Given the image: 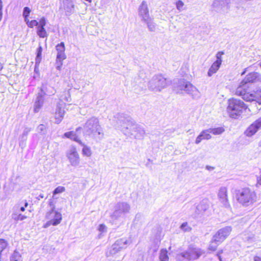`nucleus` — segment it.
<instances>
[{
    "instance_id": "obj_1",
    "label": "nucleus",
    "mask_w": 261,
    "mask_h": 261,
    "mask_svg": "<svg viewBox=\"0 0 261 261\" xmlns=\"http://www.w3.org/2000/svg\"><path fill=\"white\" fill-rule=\"evenodd\" d=\"M249 84H261V74L257 72H250L241 81L236 89V94L241 96L246 101H255L261 104V89L250 93L247 91Z\"/></svg>"
},
{
    "instance_id": "obj_2",
    "label": "nucleus",
    "mask_w": 261,
    "mask_h": 261,
    "mask_svg": "<svg viewBox=\"0 0 261 261\" xmlns=\"http://www.w3.org/2000/svg\"><path fill=\"white\" fill-rule=\"evenodd\" d=\"M236 198L242 206H252L257 200L255 192L249 188H244L236 191Z\"/></svg>"
},
{
    "instance_id": "obj_3",
    "label": "nucleus",
    "mask_w": 261,
    "mask_h": 261,
    "mask_svg": "<svg viewBox=\"0 0 261 261\" xmlns=\"http://www.w3.org/2000/svg\"><path fill=\"white\" fill-rule=\"evenodd\" d=\"M174 90L177 94L186 93L193 98L199 97L200 92L198 89L190 82L184 79L178 81L174 86Z\"/></svg>"
},
{
    "instance_id": "obj_4",
    "label": "nucleus",
    "mask_w": 261,
    "mask_h": 261,
    "mask_svg": "<svg viewBox=\"0 0 261 261\" xmlns=\"http://www.w3.org/2000/svg\"><path fill=\"white\" fill-rule=\"evenodd\" d=\"M227 103V112L232 118H238L247 108L243 101L234 98L228 99Z\"/></svg>"
},
{
    "instance_id": "obj_5",
    "label": "nucleus",
    "mask_w": 261,
    "mask_h": 261,
    "mask_svg": "<svg viewBox=\"0 0 261 261\" xmlns=\"http://www.w3.org/2000/svg\"><path fill=\"white\" fill-rule=\"evenodd\" d=\"M83 129L84 133L88 136L92 135L94 137L101 136L102 137L103 135L99 120L95 117H92L87 120L83 125Z\"/></svg>"
},
{
    "instance_id": "obj_6",
    "label": "nucleus",
    "mask_w": 261,
    "mask_h": 261,
    "mask_svg": "<svg viewBox=\"0 0 261 261\" xmlns=\"http://www.w3.org/2000/svg\"><path fill=\"white\" fill-rule=\"evenodd\" d=\"M168 85V82L162 75L153 76L148 83V88L155 92H160Z\"/></svg>"
},
{
    "instance_id": "obj_7",
    "label": "nucleus",
    "mask_w": 261,
    "mask_h": 261,
    "mask_svg": "<svg viewBox=\"0 0 261 261\" xmlns=\"http://www.w3.org/2000/svg\"><path fill=\"white\" fill-rule=\"evenodd\" d=\"M130 206L126 202H119L117 203L114 207V211L111 215V218L114 222L120 217L129 213Z\"/></svg>"
},
{
    "instance_id": "obj_8",
    "label": "nucleus",
    "mask_w": 261,
    "mask_h": 261,
    "mask_svg": "<svg viewBox=\"0 0 261 261\" xmlns=\"http://www.w3.org/2000/svg\"><path fill=\"white\" fill-rule=\"evenodd\" d=\"M122 130L125 134H130L137 139H140L145 135V132L143 128L137 124L129 123L127 126H122Z\"/></svg>"
},
{
    "instance_id": "obj_9",
    "label": "nucleus",
    "mask_w": 261,
    "mask_h": 261,
    "mask_svg": "<svg viewBox=\"0 0 261 261\" xmlns=\"http://www.w3.org/2000/svg\"><path fill=\"white\" fill-rule=\"evenodd\" d=\"M66 156L71 167L76 168L80 166L81 158L80 154L74 146H71L66 152Z\"/></svg>"
},
{
    "instance_id": "obj_10",
    "label": "nucleus",
    "mask_w": 261,
    "mask_h": 261,
    "mask_svg": "<svg viewBox=\"0 0 261 261\" xmlns=\"http://www.w3.org/2000/svg\"><path fill=\"white\" fill-rule=\"evenodd\" d=\"M49 205L51 207L50 210L46 213V218L53 221V226H56L61 223L62 219V215L60 212L55 211V206L52 204V202L49 203Z\"/></svg>"
},
{
    "instance_id": "obj_11",
    "label": "nucleus",
    "mask_w": 261,
    "mask_h": 261,
    "mask_svg": "<svg viewBox=\"0 0 261 261\" xmlns=\"http://www.w3.org/2000/svg\"><path fill=\"white\" fill-rule=\"evenodd\" d=\"M218 197L223 207L226 208H230L226 187H222L219 189L218 193Z\"/></svg>"
},
{
    "instance_id": "obj_12",
    "label": "nucleus",
    "mask_w": 261,
    "mask_h": 261,
    "mask_svg": "<svg viewBox=\"0 0 261 261\" xmlns=\"http://www.w3.org/2000/svg\"><path fill=\"white\" fill-rule=\"evenodd\" d=\"M260 129H261V117L253 122L246 130L245 134L248 137H252Z\"/></svg>"
},
{
    "instance_id": "obj_13",
    "label": "nucleus",
    "mask_w": 261,
    "mask_h": 261,
    "mask_svg": "<svg viewBox=\"0 0 261 261\" xmlns=\"http://www.w3.org/2000/svg\"><path fill=\"white\" fill-rule=\"evenodd\" d=\"M231 228L230 226H226L219 230L214 236L216 241L222 242L230 234Z\"/></svg>"
},
{
    "instance_id": "obj_14",
    "label": "nucleus",
    "mask_w": 261,
    "mask_h": 261,
    "mask_svg": "<svg viewBox=\"0 0 261 261\" xmlns=\"http://www.w3.org/2000/svg\"><path fill=\"white\" fill-rule=\"evenodd\" d=\"M139 15L143 21H148L150 18L147 4L145 1L142 2L139 8Z\"/></svg>"
},
{
    "instance_id": "obj_15",
    "label": "nucleus",
    "mask_w": 261,
    "mask_h": 261,
    "mask_svg": "<svg viewBox=\"0 0 261 261\" xmlns=\"http://www.w3.org/2000/svg\"><path fill=\"white\" fill-rule=\"evenodd\" d=\"M64 114V104L58 103L55 114V123L57 124L60 123L62 120Z\"/></svg>"
},
{
    "instance_id": "obj_16",
    "label": "nucleus",
    "mask_w": 261,
    "mask_h": 261,
    "mask_svg": "<svg viewBox=\"0 0 261 261\" xmlns=\"http://www.w3.org/2000/svg\"><path fill=\"white\" fill-rule=\"evenodd\" d=\"M230 0H215L213 3V7L217 11L227 9Z\"/></svg>"
},
{
    "instance_id": "obj_17",
    "label": "nucleus",
    "mask_w": 261,
    "mask_h": 261,
    "mask_svg": "<svg viewBox=\"0 0 261 261\" xmlns=\"http://www.w3.org/2000/svg\"><path fill=\"white\" fill-rule=\"evenodd\" d=\"M57 51V61H63L66 59V56L65 53V45L63 42L57 44L56 46Z\"/></svg>"
},
{
    "instance_id": "obj_18",
    "label": "nucleus",
    "mask_w": 261,
    "mask_h": 261,
    "mask_svg": "<svg viewBox=\"0 0 261 261\" xmlns=\"http://www.w3.org/2000/svg\"><path fill=\"white\" fill-rule=\"evenodd\" d=\"M44 103V96L42 93H39L37 96L34 105V111L38 113L42 107Z\"/></svg>"
},
{
    "instance_id": "obj_19",
    "label": "nucleus",
    "mask_w": 261,
    "mask_h": 261,
    "mask_svg": "<svg viewBox=\"0 0 261 261\" xmlns=\"http://www.w3.org/2000/svg\"><path fill=\"white\" fill-rule=\"evenodd\" d=\"M210 129L202 130L201 133L198 136L195 140V143L196 144H199L202 140H209L211 139L212 136L211 135Z\"/></svg>"
},
{
    "instance_id": "obj_20",
    "label": "nucleus",
    "mask_w": 261,
    "mask_h": 261,
    "mask_svg": "<svg viewBox=\"0 0 261 261\" xmlns=\"http://www.w3.org/2000/svg\"><path fill=\"white\" fill-rule=\"evenodd\" d=\"M210 203L207 199H203L196 206V213L197 214L202 213L209 207Z\"/></svg>"
},
{
    "instance_id": "obj_21",
    "label": "nucleus",
    "mask_w": 261,
    "mask_h": 261,
    "mask_svg": "<svg viewBox=\"0 0 261 261\" xmlns=\"http://www.w3.org/2000/svg\"><path fill=\"white\" fill-rule=\"evenodd\" d=\"M189 255L192 260L198 259L203 253V251L198 248H189Z\"/></svg>"
},
{
    "instance_id": "obj_22",
    "label": "nucleus",
    "mask_w": 261,
    "mask_h": 261,
    "mask_svg": "<svg viewBox=\"0 0 261 261\" xmlns=\"http://www.w3.org/2000/svg\"><path fill=\"white\" fill-rule=\"evenodd\" d=\"M79 144L83 147L82 150L83 155L87 157H90L92 153L91 147L85 144L82 141L80 142Z\"/></svg>"
},
{
    "instance_id": "obj_23",
    "label": "nucleus",
    "mask_w": 261,
    "mask_h": 261,
    "mask_svg": "<svg viewBox=\"0 0 261 261\" xmlns=\"http://www.w3.org/2000/svg\"><path fill=\"white\" fill-rule=\"evenodd\" d=\"M221 64L219 62H214L210 67L208 72L207 75L209 77L212 76L214 74L216 73L220 67Z\"/></svg>"
},
{
    "instance_id": "obj_24",
    "label": "nucleus",
    "mask_w": 261,
    "mask_h": 261,
    "mask_svg": "<svg viewBox=\"0 0 261 261\" xmlns=\"http://www.w3.org/2000/svg\"><path fill=\"white\" fill-rule=\"evenodd\" d=\"M189 248L188 250L179 253L177 255V259L178 261H189L192 260L191 259L190 255H189Z\"/></svg>"
},
{
    "instance_id": "obj_25",
    "label": "nucleus",
    "mask_w": 261,
    "mask_h": 261,
    "mask_svg": "<svg viewBox=\"0 0 261 261\" xmlns=\"http://www.w3.org/2000/svg\"><path fill=\"white\" fill-rule=\"evenodd\" d=\"M115 244H117V246L121 250L126 248L128 244V241L125 238H121L117 240L115 242Z\"/></svg>"
},
{
    "instance_id": "obj_26",
    "label": "nucleus",
    "mask_w": 261,
    "mask_h": 261,
    "mask_svg": "<svg viewBox=\"0 0 261 261\" xmlns=\"http://www.w3.org/2000/svg\"><path fill=\"white\" fill-rule=\"evenodd\" d=\"M64 136L66 138H69L71 140L76 142L79 144L80 142H81V140L78 138L76 133L73 131L65 133L64 134Z\"/></svg>"
},
{
    "instance_id": "obj_27",
    "label": "nucleus",
    "mask_w": 261,
    "mask_h": 261,
    "mask_svg": "<svg viewBox=\"0 0 261 261\" xmlns=\"http://www.w3.org/2000/svg\"><path fill=\"white\" fill-rule=\"evenodd\" d=\"M117 245V244L115 243L112 245L109 251L106 253L107 256H113L120 251V249Z\"/></svg>"
},
{
    "instance_id": "obj_28",
    "label": "nucleus",
    "mask_w": 261,
    "mask_h": 261,
    "mask_svg": "<svg viewBox=\"0 0 261 261\" xmlns=\"http://www.w3.org/2000/svg\"><path fill=\"white\" fill-rule=\"evenodd\" d=\"M10 261H22L21 254L17 250H15L10 256Z\"/></svg>"
},
{
    "instance_id": "obj_29",
    "label": "nucleus",
    "mask_w": 261,
    "mask_h": 261,
    "mask_svg": "<svg viewBox=\"0 0 261 261\" xmlns=\"http://www.w3.org/2000/svg\"><path fill=\"white\" fill-rule=\"evenodd\" d=\"M216 238L214 236L213 238V240L211 242L209 246H208V250L212 251H214L216 250L218 246L222 242H219L216 240Z\"/></svg>"
},
{
    "instance_id": "obj_30",
    "label": "nucleus",
    "mask_w": 261,
    "mask_h": 261,
    "mask_svg": "<svg viewBox=\"0 0 261 261\" xmlns=\"http://www.w3.org/2000/svg\"><path fill=\"white\" fill-rule=\"evenodd\" d=\"M74 5L71 1H67L64 4V9L66 12L72 13L74 10Z\"/></svg>"
},
{
    "instance_id": "obj_31",
    "label": "nucleus",
    "mask_w": 261,
    "mask_h": 261,
    "mask_svg": "<svg viewBox=\"0 0 261 261\" xmlns=\"http://www.w3.org/2000/svg\"><path fill=\"white\" fill-rule=\"evenodd\" d=\"M59 99L62 101L70 102L71 101V97L69 91H64L59 97Z\"/></svg>"
},
{
    "instance_id": "obj_32",
    "label": "nucleus",
    "mask_w": 261,
    "mask_h": 261,
    "mask_svg": "<svg viewBox=\"0 0 261 261\" xmlns=\"http://www.w3.org/2000/svg\"><path fill=\"white\" fill-rule=\"evenodd\" d=\"M37 35L41 38H45L47 36V33L44 27H37Z\"/></svg>"
},
{
    "instance_id": "obj_33",
    "label": "nucleus",
    "mask_w": 261,
    "mask_h": 261,
    "mask_svg": "<svg viewBox=\"0 0 261 261\" xmlns=\"http://www.w3.org/2000/svg\"><path fill=\"white\" fill-rule=\"evenodd\" d=\"M210 132L214 135H219L222 134L224 132V128L222 127L217 128H210Z\"/></svg>"
},
{
    "instance_id": "obj_34",
    "label": "nucleus",
    "mask_w": 261,
    "mask_h": 261,
    "mask_svg": "<svg viewBox=\"0 0 261 261\" xmlns=\"http://www.w3.org/2000/svg\"><path fill=\"white\" fill-rule=\"evenodd\" d=\"M160 261H168L167 251L166 249H162L159 256Z\"/></svg>"
},
{
    "instance_id": "obj_35",
    "label": "nucleus",
    "mask_w": 261,
    "mask_h": 261,
    "mask_svg": "<svg viewBox=\"0 0 261 261\" xmlns=\"http://www.w3.org/2000/svg\"><path fill=\"white\" fill-rule=\"evenodd\" d=\"M48 88L50 90H47L46 91H44V88H41L40 93H42L43 94V96H44L45 95L50 96L54 95L56 93V90L53 87L49 86Z\"/></svg>"
},
{
    "instance_id": "obj_36",
    "label": "nucleus",
    "mask_w": 261,
    "mask_h": 261,
    "mask_svg": "<svg viewBox=\"0 0 261 261\" xmlns=\"http://www.w3.org/2000/svg\"><path fill=\"white\" fill-rule=\"evenodd\" d=\"M12 218L16 221H22L27 218V216L20 214L13 213L12 214Z\"/></svg>"
},
{
    "instance_id": "obj_37",
    "label": "nucleus",
    "mask_w": 261,
    "mask_h": 261,
    "mask_svg": "<svg viewBox=\"0 0 261 261\" xmlns=\"http://www.w3.org/2000/svg\"><path fill=\"white\" fill-rule=\"evenodd\" d=\"M144 22L147 24L148 28L150 31L153 32L155 30V25L151 18L148 21H144Z\"/></svg>"
},
{
    "instance_id": "obj_38",
    "label": "nucleus",
    "mask_w": 261,
    "mask_h": 261,
    "mask_svg": "<svg viewBox=\"0 0 261 261\" xmlns=\"http://www.w3.org/2000/svg\"><path fill=\"white\" fill-rule=\"evenodd\" d=\"M25 22L27 24L28 26L31 28H33L34 27H38L39 24L38 22L36 20L30 21L29 19L25 20Z\"/></svg>"
},
{
    "instance_id": "obj_39",
    "label": "nucleus",
    "mask_w": 261,
    "mask_h": 261,
    "mask_svg": "<svg viewBox=\"0 0 261 261\" xmlns=\"http://www.w3.org/2000/svg\"><path fill=\"white\" fill-rule=\"evenodd\" d=\"M8 243L4 239H0V254L2 251L7 247Z\"/></svg>"
},
{
    "instance_id": "obj_40",
    "label": "nucleus",
    "mask_w": 261,
    "mask_h": 261,
    "mask_svg": "<svg viewBox=\"0 0 261 261\" xmlns=\"http://www.w3.org/2000/svg\"><path fill=\"white\" fill-rule=\"evenodd\" d=\"M176 9L179 11H182L184 10V3L180 0H178L175 3Z\"/></svg>"
},
{
    "instance_id": "obj_41",
    "label": "nucleus",
    "mask_w": 261,
    "mask_h": 261,
    "mask_svg": "<svg viewBox=\"0 0 261 261\" xmlns=\"http://www.w3.org/2000/svg\"><path fill=\"white\" fill-rule=\"evenodd\" d=\"M31 11V9L28 7H25L23 8V16L24 18V20L28 19V17L30 15Z\"/></svg>"
},
{
    "instance_id": "obj_42",
    "label": "nucleus",
    "mask_w": 261,
    "mask_h": 261,
    "mask_svg": "<svg viewBox=\"0 0 261 261\" xmlns=\"http://www.w3.org/2000/svg\"><path fill=\"white\" fill-rule=\"evenodd\" d=\"M65 191V188L62 186H59L57 187L55 190L53 191V195H55L56 194H58L64 192Z\"/></svg>"
},
{
    "instance_id": "obj_43",
    "label": "nucleus",
    "mask_w": 261,
    "mask_h": 261,
    "mask_svg": "<svg viewBox=\"0 0 261 261\" xmlns=\"http://www.w3.org/2000/svg\"><path fill=\"white\" fill-rule=\"evenodd\" d=\"M224 52L223 51H219L216 54V62H219V63L220 64H222V55H224Z\"/></svg>"
},
{
    "instance_id": "obj_44",
    "label": "nucleus",
    "mask_w": 261,
    "mask_h": 261,
    "mask_svg": "<svg viewBox=\"0 0 261 261\" xmlns=\"http://www.w3.org/2000/svg\"><path fill=\"white\" fill-rule=\"evenodd\" d=\"M98 230L100 232V234L99 235V238H100L101 237L100 235L102 233L106 232L107 231V227L105 224H100L98 226Z\"/></svg>"
},
{
    "instance_id": "obj_45",
    "label": "nucleus",
    "mask_w": 261,
    "mask_h": 261,
    "mask_svg": "<svg viewBox=\"0 0 261 261\" xmlns=\"http://www.w3.org/2000/svg\"><path fill=\"white\" fill-rule=\"evenodd\" d=\"M180 228L184 231H189L191 229V227L188 226L187 222L183 223L180 226Z\"/></svg>"
},
{
    "instance_id": "obj_46",
    "label": "nucleus",
    "mask_w": 261,
    "mask_h": 261,
    "mask_svg": "<svg viewBox=\"0 0 261 261\" xmlns=\"http://www.w3.org/2000/svg\"><path fill=\"white\" fill-rule=\"evenodd\" d=\"M38 23H39V24L38 25V27L44 28V27L45 26V25L46 24V19L44 17H42V18H40Z\"/></svg>"
},
{
    "instance_id": "obj_47",
    "label": "nucleus",
    "mask_w": 261,
    "mask_h": 261,
    "mask_svg": "<svg viewBox=\"0 0 261 261\" xmlns=\"http://www.w3.org/2000/svg\"><path fill=\"white\" fill-rule=\"evenodd\" d=\"M31 131V128H25L23 130V133L22 134V138L26 139L27 136H28L29 132Z\"/></svg>"
},
{
    "instance_id": "obj_48",
    "label": "nucleus",
    "mask_w": 261,
    "mask_h": 261,
    "mask_svg": "<svg viewBox=\"0 0 261 261\" xmlns=\"http://www.w3.org/2000/svg\"><path fill=\"white\" fill-rule=\"evenodd\" d=\"M46 129V127L43 124H40L37 127V131L39 133L44 132Z\"/></svg>"
},
{
    "instance_id": "obj_49",
    "label": "nucleus",
    "mask_w": 261,
    "mask_h": 261,
    "mask_svg": "<svg viewBox=\"0 0 261 261\" xmlns=\"http://www.w3.org/2000/svg\"><path fill=\"white\" fill-rule=\"evenodd\" d=\"M56 61H57L56 68L58 70H60L62 66V65H63V63H62L63 61H57V59H56Z\"/></svg>"
},
{
    "instance_id": "obj_50",
    "label": "nucleus",
    "mask_w": 261,
    "mask_h": 261,
    "mask_svg": "<svg viewBox=\"0 0 261 261\" xmlns=\"http://www.w3.org/2000/svg\"><path fill=\"white\" fill-rule=\"evenodd\" d=\"M42 48L41 46H40L38 48L37 50V56L41 57L42 54Z\"/></svg>"
},
{
    "instance_id": "obj_51",
    "label": "nucleus",
    "mask_w": 261,
    "mask_h": 261,
    "mask_svg": "<svg viewBox=\"0 0 261 261\" xmlns=\"http://www.w3.org/2000/svg\"><path fill=\"white\" fill-rule=\"evenodd\" d=\"M41 61V57L36 56V60H35V61H36L35 65H36V66H38L39 63H40Z\"/></svg>"
},
{
    "instance_id": "obj_52",
    "label": "nucleus",
    "mask_w": 261,
    "mask_h": 261,
    "mask_svg": "<svg viewBox=\"0 0 261 261\" xmlns=\"http://www.w3.org/2000/svg\"><path fill=\"white\" fill-rule=\"evenodd\" d=\"M53 222L51 220H48V221L44 224V227L46 228L50 225H53Z\"/></svg>"
},
{
    "instance_id": "obj_53",
    "label": "nucleus",
    "mask_w": 261,
    "mask_h": 261,
    "mask_svg": "<svg viewBox=\"0 0 261 261\" xmlns=\"http://www.w3.org/2000/svg\"><path fill=\"white\" fill-rule=\"evenodd\" d=\"M214 167L210 166H206V169L209 171H212L214 169Z\"/></svg>"
},
{
    "instance_id": "obj_54",
    "label": "nucleus",
    "mask_w": 261,
    "mask_h": 261,
    "mask_svg": "<svg viewBox=\"0 0 261 261\" xmlns=\"http://www.w3.org/2000/svg\"><path fill=\"white\" fill-rule=\"evenodd\" d=\"M250 68V67H247V68H246L244 69V71L242 73V75L244 74H245V73L247 71H248V70H249V69Z\"/></svg>"
},
{
    "instance_id": "obj_55",
    "label": "nucleus",
    "mask_w": 261,
    "mask_h": 261,
    "mask_svg": "<svg viewBox=\"0 0 261 261\" xmlns=\"http://www.w3.org/2000/svg\"><path fill=\"white\" fill-rule=\"evenodd\" d=\"M254 261H261V258L257 256H255L254 257Z\"/></svg>"
},
{
    "instance_id": "obj_56",
    "label": "nucleus",
    "mask_w": 261,
    "mask_h": 261,
    "mask_svg": "<svg viewBox=\"0 0 261 261\" xmlns=\"http://www.w3.org/2000/svg\"><path fill=\"white\" fill-rule=\"evenodd\" d=\"M217 256H218V258H219V259L220 261H222V258H221V255H220V252H219V253L217 254Z\"/></svg>"
},
{
    "instance_id": "obj_57",
    "label": "nucleus",
    "mask_w": 261,
    "mask_h": 261,
    "mask_svg": "<svg viewBox=\"0 0 261 261\" xmlns=\"http://www.w3.org/2000/svg\"><path fill=\"white\" fill-rule=\"evenodd\" d=\"M3 9V4L2 0H0V11H2Z\"/></svg>"
},
{
    "instance_id": "obj_58",
    "label": "nucleus",
    "mask_w": 261,
    "mask_h": 261,
    "mask_svg": "<svg viewBox=\"0 0 261 261\" xmlns=\"http://www.w3.org/2000/svg\"><path fill=\"white\" fill-rule=\"evenodd\" d=\"M3 17V12L2 11H0V21H1Z\"/></svg>"
},
{
    "instance_id": "obj_59",
    "label": "nucleus",
    "mask_w": 261,
    "mask_h": 261,
    "mask_svg": "<svg viewBox=\"0 0 261 261\" xmlns=\"http://www.w3.org/2000/svg\"><path fill=\"white\" fill-rule=\"evenodd\" d=\"M20 210L21 211V212H24L25 211V207L24 206H21L20 207Z\"/></svg>"
},
{
    "instance_id": "obj_60",
    "label": "nucleus",
    "mask_w": 261,
    "mask_h": 261,
    "mask_svg": "<svg viewBox=\"0 0 261 261\" xmlns=\"http://www.w3.org/2000/svg\"><path fill=\"white\" fill-rule=\"evenodd\" d=\"M28 203L25 200V202H24V207L25 208V207H27L28 206Z\"/></svg>"
},
{
    "instance_id": "obj_61",
    "label": "nucleus",
    "mask_w": 261,
    "mask_h": 261,
    "mask_svg": "<svg viewBox=\"0 0 261 261\" xmlns=\"http://www.w3.org/2000/svg\"><path fill=\"white\" fill-rule=\"evenodd\" d=\"M39 197L41 198H43L44 197V195L43 194H40L39 195Z\"/></svg>"
},
{
    "instance_id": "obj_62",
    "label": "nucleus",
    "mask_w": 261,
    "mask_h": 261,
    "mask_svg": "<svg viewBox=\"0 0 261 261\" xmlns=\"http://www.w3.org/2000/svg\"><path fill=\"white\" fill-rule=\"evenodd\" d=\"M3 68V65L0 64V71H1Z\"/></svg>"
},
{
    "instance_id": "obj_63",
    "label": "nucleus",
    "mask_w": 261,
    "mask_h": 261,
    "mask_svg": "<svg viewBox=\"0 0 261 261\" xmlns=\"http://www.w3.org/2000/svg\"><path fill=\"white\" fill-rule=\"evenodd\" d=\"M37 66H36V65H35V69H34V71H35V72H37Z\"/></svg>"
},
{
    "instance_id": "obj_64",
    "label": "nucleus",
    "mask_w": 261,
    "mask_h": 261,
    "mask_svg": "<svg viewBox=\"0 0 261 261\" xmlns=\"http://www.w3.org/2000/svg\"><path fill=\"white\" fill-rule=\"evenodd\" d=\"M81 129V127H79L76 129V132H78L79 130Z\"/></svg>"
}]
</instances>
